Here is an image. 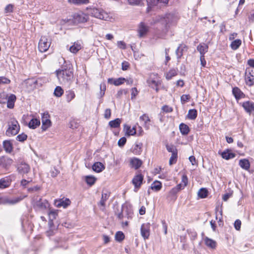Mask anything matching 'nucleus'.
<instances>
[{
    "instance_id": "obj_3",
    "label": "nucleus",
    "mask_w": 254,
    "mask_h": 254,
    "mask_svg": "<svg viewBox=\"0 0 254 254\" xmlns=\"http://www.w3.org/2000/svg\"><path fill=\"white\" fill-rule=\"evenodd\" d=\"M20 129L18 122L15 119H12L8 122V127L6 129L5 133L7 136H11L18 133Z\"/></svg>"
},
{
    "instance_id": "obj_37",
    "label": "nucleus",
    "mask_w": 254,
    "mask_h": 254,
    "mask_svg": "<svg viewBox=\"0 0 254 254\" xmlns=\"http://www.w3.org/2000/svg\"><path fill=\"white\" fill-rule=\"evenodd\" d=\"M178 74V70L175 68H171L169 71L165 73V77L167 80L171 79L173 77L176 76Z\"/></svg>"
},
{
    "instance_id": "obj_38",
    "label": "nucleus",
    "mask_w": 254,
    "mask_h": 254,
    "mask_svg": "<svg viewBox=\"0 0 254 254\" xmlns=\"http://www.w3.org/2000/svg\"><path fill=\"white\" fill-rule=\"evenodd\" d=\"M65 99L67 103L70 102L75 97V94L72 90H69L65 92Z\"/></svg>"
},
{
    "instance_id": "obj_26",
    "label": "nucleus",
    "mask_w": 254,
    "mask_h": 254,
    "mask_svg": "<svg viewBox=\"0 0 254 254\" xmlns=\"http://www.w3.org/2000/svg\"><path fill=\"white\" fill-rule=\"evenodd\" d=\"M16 100V96L13 94L8 95L7 98V107L9 109H13Z\"/></svg>"
},
{
    "instance_id": "obj_49",
    "label": "nucleus",
    "mask_w": 254,
    "mask_h": 254,
    "mask_svg": "<svg viewBox=\"0 0 254 254\" xmlns=\"http://www.w3.org/2000/svg\"><path fill=\"white\" fill-rule=\"evenodd\" d=\"M166 147L167 151L169 152L172 153V154L178 152V149L176 147L172 144H166Z\"/></svg>"
},
{
    "instance_id": "obj_52",
    "label": "nucleus",
    "mask_w": 254,
    "mask_h": 254,
    "mask_svg": "<svg viewBox=\"0 0 254 254\" xmlns=\"http://www.w3.org/2000/svg\"><path fill=\"white\" fill-rule=\"evenodd\" d=\"M191 99V96L190 94H183L181 97V102L182 104H184L186 102H189Z\"/></svg>"
},
{
    "instance_id": "obj_32",
    "label": "nucleus",
    "mask_w": 254,
    "mask_h": 254,
    "mask_svg": "<svg viewBox=\"0 0 254 254\" xmlns=\"http://www.w3.org/2000/svg\"><path fill=\"white\" fill-rule=\"evenodd\" d=\"M188 47L183 44H180L176 51V53L178 56V58H181L183 55V52L184 51H187Z\"/></svg>"
},
{
    "instance_id": "obj_14",
    "label": "nucleus",
    "mask_w": 254,
    "mask_h": 254,
    "mask_svg": "<svg viewBox=\"0 0 254 254\" xmlns=\"http://www.w3.org/2000/svg\"><path fill=\"white\" fill-rule=\"evenodd\" d=\"M25 197L26 196H20L12 199H3L2 198H0V204L8 203L9 204H14L23 200Z\"/></svg>"
},
{
    "instance_id": "obj_60",
    "label": "nucleus",
    "mask_w": 254,
    "mask_h": 254,
    "mask_svg": "<svg viewBox=\"0 0 254 254\" xmlns=\"http://www.w3.org/2000/svg\"><path fill=\"white\" fill-rule=\"evenodd\" d=\"M128 91L127 89H120L117 92L116 97L117 98H120L123 94H127Z\"/></svg>"
},
{
    "instance_id": "obj_42",
    "label": "nucleus",
    "mask_w": 254,
    "mask_h": 254,
    "mask_svg": "<svg viewBox=\"0 0 254 254\" xmlns=\"http://www.w3.org/2000/svg\"><path fill=\"white\" fill-rule=\"evenodd\" d=\"M197 116V112L196 109H190L189 110L187 118L190 120H195Z\"/></svg>"
},
{
    "instance_id": "obj_48",
    "label": "nucleus",
    "mask_w": 254,
    "mask_h": 254,
    "mask_svg": "<svg viewBox=\"0 0 254 254\" xmlns=\"http://www.w3.org/2000/svg\"><path fill=\"white\" fill-rule=\"evenodd\" d=\"M64 93V89L59 86H57L54 90V94L56 97H60Z\"/></svg>"
},
{
    "instance_id": "obj_11",
    "label": "nucleus",
    "mask_w": 254,
    "mask_h": 254,
    "mask_svg": "<svg viewBox=\"0 0 254 254\" xmlns=\"http://www.w3.org/2000/svg\"><path fill=\"white\" fill-rule=\"evenodd\" d=\"M71 204V201L69 198L63 197L62 198L56 199L54 201L55 205L58 208L63 207L66 208Z\"/></svg>"
},
{
    "instance_id": "obj_4",
    "label": "nucleus",
    "mask_w": 254,
    "mask_h": 254,
    "mask_svg": "<svg viewBox=\"0 0 254 254\" xmlns=\"http://www.w3.org/2000/svg\"><path fill=\"white\" fill-rule=\"evenodd\" d=\"M52 39L49 36H42L38 43V49L40 52L43 53L46 52L50 48Z\"/></svg>"
},
{
    "instance_id": "obj_43",
    "label": "nucleus",
    "mask_w": 254,
    "mask_h": 254,
    "mask_svg": "<svg viewBox=\"0 0 254 254\" xmlns=\"http://www.w3.org/2000/svg\"><path fill=\"white\" fill-rule=\"evenodd\" d=\"M242 44V41L240 39L233 40L231 44L230 47L233 50H237Z\"/></svg>"
},
{
    "instance_id": "obj_28",
    "label": "nucleus",
    "mask_w": 254,
    "mask_h": 254,
    "mask_svg": "<svg viewBox=\"0 0 254 254\" xmlns=\"http://www.w3.org/2000/svg\"><path fill=\"white\" fill-rule=\"evenodd\" d=\"M2 145L3 149L6 153H10L13 151V144L10 140H4Z\"/></svg>"
},
{
    "instance_id": "obj_57",
    "label": "nucleus",
    "mask_w": 254,
    "mask_h": 254,
    "mask_svg": "<svg viewBox=\"0 0 254 254\" xmlns=\"http://www.w3.org/2000/svg\"><path fill=\"white\" fill-rule=\"evenodd\" d=\"M139 91L136 87L132 88L131 89V99H134L138 94Z\"/></svg>"
},
{
    "instance_id": "obj_13",
    "label": "nucleus",
    "mask_w": 254,
    "mask_h": 254,
    "mask_svg": "<svg viewBox=\"0 0 254 254\" xmlns=\"http://www.w3.org/2000/svg\"><path fill=\"white\" fill-rule=\"evenodd\" d=\"M142 164V161L136 157L131 158L129 160V166L135 170L138 169L141 167Z\"/></svg>"
},
{
    "instance_id": "obj_29",
    "label": "nucleus",
    "mask_w": 254,
    "mask_h": 254,
    "mask_svg": "<svg viewBox=\"0 0 254 254\" xmlns=\"http://www.w3.org/2000/svg\"><path fill=\"white\" fill-rule=\"evenodd\" d=\"M82 48L81 44L79 41L73 43V45L70 47L69 50L73 54H76Z\"/></svg>"
},
{
    "instance_id": "obj_63",
    "label": "nucleus",
    "mask_w": 254,
    "mask_h": 254,
    "mask_svg": "<svg viewBox=\"0 0 254 254\" xmlns=\"http://www.w3.org/2000/svg\"><path fill=\"white\" fill-rule=\"evenodd\" d=\"M13 5L11 4H9L5 7L4 9V11L5 13H11L13 11Z\"/></svg>"
},
{
    "instance_id": "obj_30",
    "label": "nucleus",
    "mask_w": 254,
    "mask_h": 254,
    "mask_svg": "<svg viewBox=\"0 0 254 254\" xmlns=\"http://www.w3.org/2000/svg\"><path fill=\"white\" fill-rule=\"evenodd\" d=\"M40 125V121L39 119L33 117L28 124L30 128L35 129Z\"/></svg>"
},
{
    "instance_id": "obj_23",
    "label": "nucleus",
    "mask_w": 254,
    "mask_h": 254,
    "mask_svg": "<svg viewBox=\"0 0 254 254\" xmlns=\"http://www.w3.org/2000/svg\"><path fill=\"white\" fill-rule=\"evenodd\" d=\"M149 30V27L143 22H141L138 26V33L140 37H142L146 35Z\"/></svg>"
},
{
    "instance_id": "obj_35",
    "label": "nucleus",
    "mask_w": 254,
    "mask_h": 254,
    "mask_svg": "<svg viewBox=\"0 0 254 254\" xmlns=\"http://www.w3.org/2000/svg\"><path fill=\"white\" fill-rule=\"evenodd\" d=\"M197 50L199 52L200 56H204L205 54L208 52V46L205 43H201L197 46Z\"/></svg>"
},
{
    "instance_id": "obj_24",
    "label": "nucleus",
    "mask_w": 254,
    "mask_h": 254,
    "mask_svg": "<svg viewBox=\"0 0 254 254\" xmlns=\"http://www.w3.org/2000/svg\"><path fill=\"white\" fill-rule=\"evenodd\" d=\"M125 81L126 78L124 77H119L117 79L109 78L108 79V83L117 86L123 84L125 82Z\"/></svg>"
},
{
    "instance_id": "obj_58",
    "label": "nucleus",
    "mask_w": 254,
    "mask_h": 254,
    "mask_svg": "<svg viewBox=\"0 0 254 254\" xmlns=\"http://www.w3.org/2000/svg\"><path fill=\"white\" fill-rule=\"evenodd\" d=\"M27 135L25 133H21L16 137V139L21 142H23L27 139Z\"/></svg>"
},
{
    "instance_id": "obj_40",
    "label": "nucleus",
    "mask_w": 254,
    "mask_h": 254,
    "mask_svg": "<svg viewBox=\"0 0 254 254\" xmlns=\"http://www.w3.org/2000/svg\"><path fill=\"white\" fill-rule=\"evenodd\" d=\"M69 3L76 5L86 4L89 2V0H67Z\"/></svg>"
},
{
    "instance_id": "obj_54",
    "label": "nucleus",
    "mask_w": 254,
    "mask_h": 254,
    "mask_svg": "<svg viewBox=\"0 0 254 254\" xmlns=\"http://www.w3.org/2000/svg\"><path fill=\"white\" fill-rule=\"evenodd\" d=\"M11 82V80L5 77V76H0V86L1 84H9Z\"/></svg>"
},
{
    "instance_id": "obj_47",
    "label": "nucleus",
    "mask_w": 254,
    "mask_h": 254,
    "mask_svg": "<svg viewBox=\"0 0 254 254\" xmlns=\"http://www.w3.org/2000/svg\"><path fill=\"white\" fill-rule=\"evenodd\" d=\"M115 238L116 241L121 242L125 239V236L123 232L118 231L115 234Z\"/></svg>"
},
{
    "instance_id": "obj_56",
    "label": "nucleus",
    "mask_w": 254,
    "mask_h": 254,
    "mask_svg": "<svg viewBox=\"0 0 254 254\" xmlns=\"http://www.w3.org/2000/svg\"><path fill=\"white\" fill-rule=\"evenodd\" d=\"M163 112L166 113H171L173 111V108L172 107L169 106L168 105H165L162 106L161 108Z\"/></svg>"
},
{
    "instance_id": "obj_8",
    "label": "nucleus",
    "mask_w": 254,
    "mask_h": 254,
    "mask_svg": "<svg viewBox=\"0 0 254 254\" xmlns=\"http://www.w3.org/2000/svg\"><path fill=\"white\" fill-rule=\"evenodd\" d=\"M41 78H35L32 77L28 78L26 80V85L27 88L30 90H33L38 87L42 86V83H39V81H41Z\"/></svg>"
},
{
    "instance_id": "obj_2",
    "label": "nucleus",
    "mask_w": 254,
    "mask_h": 254,
    "mask_svg": "<svg viewBox=\"0 0 254 254\" xmlns=\"http://www.w3.org/2000/svg\"><path fill=\"white\" fill-rule=\"evenodd\" d=\"M90 13L92 16L104 20L111 21L113 19L110 13L101 9L94 7L90 9Z\"/></svg>"
},
{
    "instance_id": "obj_10",
    "label": "nucleus",
    "mask_w": 254,
    "mask_h": 254,
    "mask_svg": "<svg viewBox=\"0 0 254 254\" xmlns=\"http://www.w3.org/2000/svg\"><path fill=\"white\" fill-rule=\"evenodd\" d=\"M245 81L249 86L254 85V75L253 70L247 68L245 72Z\"/></svg>"
},
{
    "instance_id": "obj_64",
    "label": "nucleus",
    "mask_w": 254,
    "mask_h": 254,
    "mask_svg": "<svg viewBox=\"0 0 254 254\" xmlns=\"http://www.w3.org/2000/svg\"><path fill=\"white\" fill-rule=\"evenodd\" d=\"M117 46L121 49L125 50L127 48L126 44L123 41H118Z\"/></svg>"
},
{
    "instance_id": "obj_45",
    "label": "nucleus",
    "mask_w": 254,
    "mask_h": 254,
    "mask_svg": "<svg viewBox=\"0 0 254 254\" xmlns=\"http://www.w3.org/2000/svg\"><path fill=\"white\" fill-rule=\"evenodd\" d=\"M85 180L89 186H92L95 183L97 179L93 176H86Z\"/></svg>"
},
{
    "instance_id": "obj_46",
    "label": "nucleus",
    "mask_w": 254,
    "mask_h": 254,
    "mask_svg": "<svg viewBox=\"0 0 254 254\" xmlns=\"http://www.w3.org/2000/svg\"><path fill=\"white\" fill-rule=\"evenodd\" d=\"M208 194V190L206 188L200 189L197 193L198 196L201 198H204L207 197Z\"/></svg>"
},
{
    "instance_id": "obj_61",
    "label": "nucleus",
    "mask_w": 254,
    "mask_h": 254,
    "mask_svg": "<svg viewBox=\"0 0 254 254\" xmlns=\"http://www.w3.org/2000/svg\"><path fill=\"white\" fill-rule=\"evenodd\" d=\"M126 142H127L126 138L125 137H123L119 140V141L118 142V145L120 147H122L125 145Z\"/></svg>"
},
{
    "instance_id": "obj_33",
    "label": "nucleus",
    "mask_w": 254,
    "mask_h": 254,
    "mask_svg": "<svg viewBox=\"0 0 254 254\" xmlns=\"http://www.w3.org/2000/svg\"><path fill=\"white\" fill-rule=\"evenodd\" d=\"M239 165L243 169L249 171L250 168V163L247 159H241L239 160Z\"/></svg>"
},
{
    "instance_id": "obj_50",
    "label": "nucleus",
    "mask_w": 254,
    "mask_h": 254,
    "mask_svg": "<svg viewBox=\"0 0 254 254\" xmlns=\"http://www.w3.org/2000/svg\"><path fill=\"white\" fill-rule=\"evenodd\" d=\"M188 184V179L187 176L186 174H184L182 177L181 183L179 185H181L182 190H183L187 186Z\"/></svg>"
},
{
    "instance_id": "obj_39",
    "label": "nucleus",
    "mask_w": 254,
    "mask_h": 254,
    "mask_svg": "<svg viewBox=\"0 0 254 254\" xmlns=\"http://www.w3.org/2000/svg\"><path fill=\"white\" fill-rule=\"evenodd\" d=\"M162 188V185L161 182L158 181H155L151 185V189L155 191H158Z\"/></svg>"
},
{
    "instance_id": "obj_17",
    "label": "nucleus",
    "mask_w": 254,
    "mask_h": 254,
    "mask_svg": "<svg viewBox=\"0 0 254 254\" xmlns=\"http://www.w3.org/2000/svg\"><path fill=\"white\" fill-rule=\"evenodd\" d=\"M218 154L221 156L223 159L227 160L233 159L236 157V154L232 152L231 150L230 149H226L222 152L219 151Z\"/></svg>"
},
{
    "instance_id": "obj_55",
    "label": "nucleus",
    "mask_w": 254,
    "mask_h": 254,
    "mask_svg": "<svg viewBox=\"0 0 254 254\" xmlns=\"http://www.w3.org/2000/svg\"><path fill=\"white\" fill-rule=\"evenodd\" d=\"M100 91L99 94H100V97L102 98L104 96L105 91L106 90V84L105 83H102L100 84Z\"/></svg>"
},
{
    "instance_id": "obj_31",
    "label": "nucleus",
    "mask_w": 254,
    "mask_h": 254,
    "mask_svg": "<svg viewBox=\"0 0 254 254\" xmlns=\"http://www.w3.org/2000/svg\"><path fill=\"white\" fill-rule=\"evenodd\" d=\"M105 169V165L100 162L94 163L92 166V169L96 173H100Z\"/></svg>"
},
{
    "instance_id": "obj_25",
    "label": "nucleus",
    "mask_w": 254,
    "mask_h": 254,
    "mask_svg": "<svg viewBox=\"0 0 254 254\" xmlns=\"http://www.w3.org/2000/svg\"><path fill=\"white\" fill-rule=\"evenodd\" d=\"M232 94L237 100L245 97V94L238 87L233 88Z\"/></svg>"
},
{
    "instance_id": "obj_1",
    "label": "nucleus",
    "mask_w": 254,
    "mask_h": 254,
    "mask_svg": "<svg viewBox=\"0 0 254 254\" xmlns=\"http://www.w3.org/2000/svg\"><path fill=\"white\" fill-rule=\"evenodd\" d=\"M56 74L61 83H66L73 78V68L69 65H63L56 71Z\"/></svg>"
},
{
    "instance_id": "obj_15",
    "label": "nucleus",
    "mask_w": 254,
    "mask_h": 254,
    "mask_svg": "<svg viewBox=\"0 0 254 254\" xmlns=\"http://www.w3.org/2000/svg\"><path fill=\"white\" fill-rule=\"evenodd\" d=\"M12 176H8L0 179V189H3L8 188L12 182Z\"/></svg>"
},
{
    "instance_id": "obj_7",
    "label": "nucleus",
    "mask_w": 254,
    "mask_h": 254,
    "mask_svg": "<svg viewBox=\"0 0 254 254\" xmlns=\"http://www.w3.org/2000/svg\"><path fill=\"white\" fill-rule=\"evenodd\" d=\"M182 190L181 185H177L173 188L168 192L167 195V199L170 202H175L178 197L177 193Z\"/></svg>"
},
{
    "instance_id": "obj_20",
    "label": "nucleus",
    "mask_w": 254,
    "mask_h": 254,
    "mask_svg": "<svg viewBox=\"0 0 254 254\" xmlns=\"http://www.w3.org/2000/svg\"><path fill=\"white\" fill-rule=\"evenodd\" d=\"M17 171L18 172L21 174H26L30 172V167L28 164L25 163H21L18 165Z\"/></svg>"
},
{
    "instance_id": "obj_5",
    "label": "nucleus",
    "mask_w": 254,
    "mask_h": 254,
    "mask_svg": "<svg viewBox=\"0 0 254 254\" xmlns=\"http://www.w3.org/2000/svg\"><path fill=\"white\" fill-rule=\"evenodd\" d=\"M144 180V176L140 172H137L133 176L131 183L134 186V191L137 192L141 188Z\"/></svg>"
},
{
    "instance_id": "obj_18",
    "label": "nucleus",
    "mask_w": 254,
    "mask_h": 254,
    "mask_svg": "<svg viewBox=\"0 0 254 254\" xmlns=\"http://www.w3.org/2000/svg\"><path fill=\"white\" fill-rule=\"evenodd\" d=\"M140 122L143 123V126L146 129H149L150 128L151 120L147 114H143L139 117Z\"/></svg>"
},
{
    "instance_id": "obj_6",
    "label": "nucleus",
    "mask_w": 254,
    "mask_h": 254,
    "mask_svg": "<svg viewBox=\"0 0 254 254\" xmlns=\"http://www.w3.org/2000/svg\"><path fill=\"white\" fill-rule=\"evenodd\" d=\"M147 83L149 86L155 88L156 92L159 90V86L162 84V80L159 79L157 74H153V77L150 76L147 80Z\"/></svg>"
},
{
    "instance_id": "obj_27",
    "label": "nucleus",
    "mask_w": 254,
    "mask_h": 254,
    "mask_svg": "<svg viewBox=\"0 0 254 254\" xmlns=\"http://www.w3.org/2000/svg\"><path fill=\"white\" fill-rule=\"evenodd\" d=\"M111 194V192L106 191L102 192V196L100 201L98 203V206L102 207L103 208L105 207L106 201L109 198Z\"/></svg>"
},
{
    "instance_id": "obj_51",
    "label": "nucleus",
    "mask_w": 254,
    "mask_h": 254,
    "mask_svg": "<svg viewBox=\"0 0 254 254\" xmlns=\"http://www.w3.org/2000/svg\"><path fill=\"white\" fill-rule=\"evenodd\" d=\"M178 152L172 154L169 159V165H172L176 164L178 160Z\"/></svg>"
},
{
    "instance_id": "obj_16",
    "label": "nucleus",
    "mask_w": 254,
    "mask_h": 254,
    "mask_svg": "<svg viewBox=\"0 0 254 254\" xmlns=\"http://www.w3.org/2000/svg\"><path fill=\"white\" fill-rule=\"evenodd\" d=\"M242 106L244 108L245 111L249 114L254 112V102L247 101L242 103Z\"/></svg>"
},
{
    "instance_id": "obj_12",
    "label": "nucleus",
    "mask_w": 254,
    "mask_h": 254,
    "mask_svg": "<svg viewBox=\"0 0 254 254\" xmlns=\"http://www.w3.org/2000/svg\"><path fill=\"white\" fill-rule=\"evenodd\" d=\"M150 224L149 223H143L141 225L140 231L142 237L145 239H148L150 235Z\"/></svg>"
},
{
    "instance_id": "obj_22",
    "label": "nucleus",
    "mask_w": 254,
    "mask_h": 254,
    "mask_svg": "<svg viewBox=\"0 0 254 254\" xmlns=\"http://www.w3.org/2000/svg\"><path fill=\"white\" fill-rule=\"evenodd\" d=\"M13 163V160L4 156L0 157V166L4 168H8Z\"/></svg>"
},
{
    "instance_id": "obj_9",
    "label": "nucleus",
    "mask_w": 254,
    "mask_h": 254,
    "mask_svg": "<svg viewBox=\"0 0 254 254\" xmlns=\"http://www.w3.org/2000/svg\"><path fill=\"white\" fill-rule=\"evenodd\" d=\"M50 116L48 113H44L42 116V127L43 130L45 131L52 125L51 121L50 119Z\"/></svg>"
},
{
    "instance_id": "obj_44",
    "label": "nucleus",
    "mask_w": 254,
    "mask_h": 254,
    "mask_svg": "<svg viewBox=\"0 0 254 254\" xmlns=\"http://www.w3.org/2000/svg\"><path fill=\"white\" fill-rule=\"evenodd\" d=\"M205 244L211 249H215L216 247V243L214 240L208 238H206L204 240Z\"/></svg>"
},
{
    "instance_id": "obj_19",
    "label": "nucleus",
    "mask_w": 254,
    "mask_h": 254,
    "mask_svg": "<svg viewBox=\"0 0 254 254\" xmlns=\"http://www.w3.org/2000/svg\"><path fill=\"white\" fill-rule=\"evenodd\" d=\"M49 206V203L47 200H43L40 198L38 201H37L35 204L34 207L40 210H45Z\"/></svg>"
},
{
    "instance_id": "obj_41",
    "label": "nucleus",
    "mask_w": 254,
    "mask_h": 254,
    "mask_svg": "<svg viewBox=\"0 0 254 254\" xmlns=\"http://www.w3.org/2000/svg\"><path fill=\"white\" fill-rule=\"evenodd\" d=\"M49 225L50 229L46 232V234L48 236L50 237L54 235L57 229L53 228V227L54 226V223L52 220H49Z\"/></svg>"
},
{
    "instance_id": "obj_62",
    "label": "nucleus",
    "mask_w": 254,
    "mask_h": 254,
    "mask_svg": "<svg viewBox=\"0 0 254 254\" xmlns=\"http://www.w3.org/2000/svg\"><path fill=\"white\" fill-rule=\"evenodd\" d=\"M77 18L80 22H85L87 21V16L86 15H78Z\"/></svg>"
},
{
    "instance_id": "obj_53",
    "label": "nucleus",
    "mask_w": 254,
    "mask_h": 254,
    "mask_svg": "<svg viewBox=\"0 0 254 254\" xmlns=\"http://www.w3.org/2000/svg\"><path fill=\"white\" fill-rule=\"evenodd\" d=\"M132 152L135 155H140L142 152L141 147L138 144H136L132 149Z\"/></svg>"
},
{
    "instance_id": "obj_36",
    "label": "nucleus",
    "mask_w": 254,
    "mask_h": 254,
    "mask_svg": "<svg viewBox=\"0 0 254 254\" xmlns=\"http://www.w3.org/2000/svg\"><path fill=\"white\" fill-rule=\"evenodd\" d=\"M179 129L181 134L183 135H188L190 131V129L189 126L184 123L180 124L179 125Z\"/></svg>"
},
{
    "instance_id": "obj_34",
    "label": "nucleus",
    "mask_w": 254,
    "mask_h": 254,
    "mask_svg": "<svg viewBox=\"0 0 254 254\" xmlns=\"http://www.w3.org/2000/svg\"><path fill=\"white\" fill-rule=\"evenodd\" d=\"M122 123V119L120 118H117L114 120L110 121L108 123V125L111 128H120Z\"/></svg>"
},
{
    "instance_id": "obj_21",
    "label": "nucleus",
    "mask_w": 254,
    "mask_h": 254,
    "mask_svg": "<svg viewBox=\"0 0 254 254\" xmlns=\"http://www.w3.org/2000/svg\"><path fill=\"white\" fill-rule=\"evenodd\" d=\"M123 130L127 136L134 135L136 134V127L135 126L131 128L129 125L125 124L124 126Z\"/></svg>"
},
{
    "instance_id": "obj_59",
    "label": "nucleus",
    "mask_w": 254,
    "mask_h": 254,
    "mask_svg": "<svg viewBox=\"0 0 254 254\" xmlns=\"http://www.w3.org/2000/svg\"><path fill=\"white\" fill-rule=\"evenodd\" d=\"M7 96L8 94H6L4 92L0 93V103H5L7 100Z\"/></svg>"
}]
</instances>
